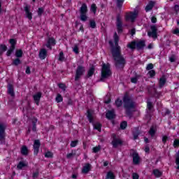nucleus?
I'll list each match as a JSON object with an SVG mask.
<instances>
[{
	"label": "nucleus",
	"mask_w": 179,
	"mask_h": 179,
	"mask_svg": "<svg viewBox=\"0 0 179 179\" xmlns=\"http://www.w3.org/2000/svg\"><path fill=\"white\" fill-rule=\"evenodd\" d=\"M114 40L115 44L117 47L112 49V55L115 61V66L116 68H124V66H125V64H127V61H125L124 57L121 55V48L118 45L120 38L118 37L117 32H115Z\"/></svg>",
	"instance_id": "1"
},
{
	"label": "nucleus",
	"mask_w": 179,
	"mask_h": 179,
	"mask_svg": "<svg viewBox=\"0 0 179 179\" xmlns=\"http://www.w3.org/2000/svg\"><path fill=\"white\" fill-rule=\"evenodd\" d=\"M124 107L126 110V114L131 117L132 115V112L131 110H134L136 107V103L134 101L132 96H129L128 93H126L123 96Z\"/></svg>",
	"instance_id": "2"
},
{
	"label": "nucleus",
	"mask_w": 179,
	"mask_h": 179,
	"mask_svg": "<svg viewBox=\"0 0 179 179\" xmlns=\"http://www.w3.org/2000/svg\"><path fill=\"white\" fill-rule=\"evenodd\" d=\"M145 47H146V41L145 40L132 41L127 44V48L131 50H135L136 48L137 51H143V50H145Z\"/></svg>",
	"instance_id": "3"
},
{
	"label": "nucleus",
	"mask_w": 179,
	"mask_h": 179,
	"mask_svg": "<svg viewBox=\"0 0 179 179\" xmlns=\"http://www.w3.org/2000/svg\"><path fill=\"white\" fill-rule=\"evenodd\" d=\"M87 5L83 3L79 9L80 19L82 22H86L87 20Z\"/></svg>",
	"instance_id": "4"
},
{
	"label": "nucleus",
	"mask_w": 179,
	"mask_h": 179,
	"mask_svg": "<svg viewBox=\"0 0 179 179\" xmlns=\"http://www.w3.org/2000/svg\"><path fill=\"white\" fill-rule=\"evenodd\" d=\"M111 75H112V73H111V70H110V68H102L100 81L104 82L106 79H108V78H110Z\"/></svg>",
	"instance_id": "5"
},
{
	"label": "nucleus",
	"mask_w": 179,
	"mask_h": 179,
	"mask_svg": "<svg viewBox=\"0 0 179 179\" xmlns=\"http://www.w3.org/2000/svg\"><path fill=\"white\" fill-rule=\"evenodd\" d=\"M112 138L113 141L111 142V145L113 148L116 149V148H118V146H121V145H122V140L117 138V136L115 134H113Z\"/></svg>",
	"instance_id": "6"
},
{
	"label": "nucleus",
	"mask_w": 179,
	"mask_h": 179,
	"mask_svg": "<svg viewBox=\"0 0 179 179\" xmlns=\"http://www.w3.org/2000/svg\"><path fill=\"white\" fill-rule=\"evenodd\" d=\"M131 152H133L130 153V156L133 157V164L138 166L141 163V157H139V154L136 151L131 150Z\"/></svg>",
	"instance_id": "7"
},
{
	"label": "nucleus",
	"mask_w": 179,
	"mask_h": 179,
	"mask_svg": "<svg viewBox=\"0 0 179 179\" xmlns=\"http://www.w3.org/2000/svg\"><path fill=\"white\" fill-rule=\"evenodd\" d=\"M6 129V124L3 123H0V141L1 142H5V136H6V133L5 130Z\"/></svg>",
	"instance_id": "8"
},
{
	"label": "nucleus",
	"mask_w": 179,
	"mask_h": 179,
	"mask_svg": "<svg viewBox=\"0 0 179 179\" xmlns=\"http://www.w3.org/2000/svg\"><path fill=\"white\" fill-rule=\"evenodd\" d=\"M136 17H138V11L130 12L126 15V21L128 22L131 20V22L134 23Z\"/></svg>",
	"instance_id": "9"
},
{
	"label": "nucleus",
	"mask_w": 179,
	"mask_h": 179,
	"mask_svg": "<svg viewBox=\"0 0 179 179\" xmlns=\"http://www.w3.org/2000/svg\"><path fill=\"white\" fill-rule=\"evenodd\" d=\"M57 44V41H55V38L53 37H48V40L46 41L45 46L47 48H49V50H52V47Z\"/></svg>",
	"instance_id": "10"
},
{
	"label": "nucleus",
	"mask_w": 179,
	"mask_h": 179,
	"mask_svg": "<svg viewBox=\"0 0 179 179\" xmlns=\"http://www.w3.org/2000/svg\"><path fill=\"white\" fill-rule=\"evenodd\" d=\"M85 71L84 68H78L76 71L75 80L78 81L82 76H83Z\"/></svg>",
	"instance_id": "11"
},
{
	"label": "nucleus",
	"mask_w": 179,
	"mask_h": 179,
	"mask_svg": "<svg viewBox=\"0 0 179 179\" xmlns=\"http://www.w3.org/2000/svg\"><path fill=\"white\" fill-rule=\"evenodd\" d=\"M151 32H148V35L149 37L152 36V38H156L157 37V27H156V25H152L150 27Z\"/></svg>",
	"instance_id": "12"
},
{
	"label": "nucleus",
	"mask_w": 179,
	"mask_h": 179,
	"mask_svg": "<svg viewBox=\"0 0 179 179\" xmlns=\"http://www.w3.org/2000/svg\"><path fill=\"white\" fill-rule=\"evenodd\" d=\"M33 146L34 154L37 156V155H38V150H40V146H41V143H40V140H34Z\"/></svg>",
	"instance_id": "13"
},
{
	"label": "nucleus",
	"mask_w": 179,
	"mask_h": 179,
	"mask_svg": "<svg viewBox=\"0 0 179 179\" xmlns=\"http://www.w3.org/2000/svg\"><path fill=\"white\" fill-rule=\"evenodd\" d=\"M24 10L25 12L26 17L29 20H31L33 19V13L30 12V6L26 4L24 7Z\"/></svg>",
	"instance_id": "14"
},
{
	"label": "nucleus",
	"mask_w": 179,
	"mask_h": 179,
	"mask_svg": "<svg viewBox=\"0 0 179 179\" xmlns=\"http://www.w3.org/2000/svg\"><path fill=\"white\" fill-rule=\"evenodd\" d=\"M117 32L122 33V21L121 20V16L120 15H117Z\"/></svg>",
	"instance_id": "15"
},
{
	"label": "nucleus",
	"mask_w": 179,
	"mask_h": 179,
	"mask_svg": "<svg viewBox=\"0 0 179 179\" xmlns=\"http://www.w3.org/2000/svg\"><path fill=\"white\" fill-rule=\"evenodd\" d=\"M43 94L41 92H37L33 96L34 101L36 106H40V100L41 99Z\"/></svg>",
	"instance_id": "16"
},
{
	"label": "nucleus",
	"mask_w": 179,
	"mask_h": 179,
	"mask_svg": "<svg viewBox=\"0 0 179 179\" xmlns=\"http://www.w3.org/2000/svg\"><path fill=\"white\" fill-rule=\"evenodd\" d=\"M91 169H92V165L89 163H87L83 166V168L82 169V173L83 174H87V173H89V171H90Z\"/></svg>",
	"instance_id": "17"
},
{
	"label": "nucleus",
	"mask_w": 179,
	"mask_h": 179,
	"mask_svg": "<svg viewBox=\"0 0 179 179\" xmlns=\"http://www.w3.org/2000/svg\"><path fill=\"white\" fill-rule=\"evenodd\" d=\"M106 117L108 120H114V118H115V113L113 110H108Z\"/></svg>",
	"instance_id": "18"
},
{
	"label": "nucleus",
	"mask_w": 179,
	"mask_h": 179,
	"mask_svg": "<svg viewBox=\"0 0 179 179\" xmlns=\"http://www.w3.org/2000/svg\"><path fill=\"white\" fill-rule=\"evenodd\" d=\"M8 93L11 96V97H15V90L13 89V85L10 83L8 85Z\"/></svg>",
	"instance_id": "19"
},
{
	"label": "nucleus",
	"mask_w": 179,
	"mask_h": 179,
	"mask_svg": "<svg viewBox=\"0 0 179 179\" xmlns=\"http://www.w3.org/2000/svg\"><path fill=\"white\" fill-rule=\"evenodd\" d=\"M39 57L41 59H45L47 57V50L41 49L39 52Z\"/></svg>",
	"instance_id": "20"
},
{
	"label": "nucleus",
	"mask_w": 179,
	"mask_h": 179,
	"mask_svg": "<svg viewBox=\"0 0 179 179\" xmlns=\"http://www.w3.org/2000/svg\"><path fill=\"white\" fill-rule=\"evenodd\" d=\"M167 80V78H166V76L163 75L160 79H159V87L162 88L164 85H166V82Z\"/></svg>",
	"instance_id": "21"
},
{
	"label": "nucleus",
	"mask_w": 179,
	"mask_h": 179,
	"mask_svg": "<svg viewBox=\"0 0 179 179\" xmlns=\"http://www.w3.org/2000/svg\"><path fill=\"white\" fill-rule=\"evenodd\" d=\"M21 155L22 156H27L29 155V148H27V146L22 145L21 148Z\"/></svg>",
	"instance_id": "22"
},
{
	"label": "nucleus",
	"mask_w": 179,
	"mask_h": 179,
	"mask_svg": "<svg viewBox=\"0 0 179 179\" xmlns=\"http://www.w3.org/2000/svg\"><path fill=\"white\" fill-rule=\"evenodd\" d=\"M153 6H155V2L150 1L145 8V12H149L150 10H152L153 9Z\"/></svg>",
	"instance_id": "23"
},
{
	"label": "nucleus",
	"mask_w": 179,
	"mask_h": 179,
	"mask_svg": "<svg viewBox=\"0 0 179 179\" xmlns=\"http://www.w3.org/2000/svg\"><path fill=\"white\" fill-rule=\"evenodd\" d=\"M151 90L152 92H150V91H149V92L150 93V94L154 96V97H156L157 99H159V97H160V93L157 92L156 88L153 87L151 89Z\"/></svg>",
	"instance_id": "24"
},
{
	"label": "nucleus",
	"mask_w": 179,
	"mask_h": 179,
	"mask_svg": "<svg viewBox=\"0 0 179 179\" xmlns=\"http://www.w3.org/2000/svg\"><path fill=\"white\" fill-rule=\"evenodd\" d=\"M141 132L139 131V129L135 128L134 131H133V136L134 141L138 139V136H139Z\"/></svg>",
	"instance_id": "25"
},
{
	"label": "nucleus",
	"mask_w": 179,
	"mask_h": 179,
	"mask_svg": "<svg viewBox=\"0 0 179 179\" xmlns=\"http://www.w3.org/2000/svg\"><path fill=\"white\" fill-rule=\"evenodd\" d=\"M36 124H37V118H34L32 120V131L34 132H36V131H37Z\"/></svg>",
	"instance_id": "26"
},
{
	"label": "nucleus",
	"mask_w": 179,
	"mask_h": 179,
	"mask_svg": "<svg viewBox=\"0 0 179 179\" xmlns=\"http://www.w3.org/2000/svg\"><path fill=\"white\" fill-rule=\"evenodd\" d=\"M24 167H27V164L24 163V162H20L17 166L18 170H22Z\"/></svg>",
	"instance_id": "27"
},
{
	"label": "nucleus",
	"mask_w": 179,
	"mask_h": 179,
	"mask_svg": "<svg viewBox=\"0 0 179 179\" xmlns=\"http://www.w3.org/2000/svg\"><path fill=\"white\" fill-rule=\"evenodd\" d=\"M87 118L89 120L90 122H93V114H92V112L89 110L87 111Z\"/></svg>",
	"instance_id": "28"
},
{
	"label": "nucleus",
	"mask_w": 179,
	"mask_h": 179,
	"mask_svg": "<svg viewBox=\"0 0 179 179\" xmlns=\"http://www.w3.org/2000/svg\"><path fill=\"white\" fill-rule=\"evenodd\" d=\"M15 57L17 58H22L23 57V51L22 49L15 51Z\"/></svg>",
	"instance_id": "29"
},
{
	"label": "nucleus",
	"mask_w": 179,
	"mask_h": 179,
	"mask_svg": "<svg viewBox=\"0 0 179 179\" xmlns=\"http://www.w3.org/2000/svg\"><path fill=\"white\" fill-rule=\"evenodd\" d=\"M9 43L10 44L11 48H16V39L11 38L9 40Z\"/></svg>",
	"instance_id": "30"
},
{
	"label": "nucleus",
	"mask_w": 179,
	"mask_h": 179,
	"mask_svg": "<svg viewBox=\"0 0 179 179\" xmlns=\"http://www.w3.org/2000/svg\"><path fill=\"white\" fill-rule=\"evenodd\" d=\"M94 75V68H91L88 70L87 78H92Z\"/></svg>",
	"instance_id": "31"
},
{
	"label": "nucleus",
	"mask_w": 179,
	"mask_h": 179,
	"mask_svg": "<svg viewBox=\"0 0 179 179\" xmlns=\"http://www.w3.org/2000/svg\"><path fill=\"white\" fill-rule=\"evenodd\" d=\"M141 78L140 75L136 74L135 73V76L131 78V83H138V78Z\"/></svg>",
	"instance_id": "32"
},
{
	"label": "nucleus",
	"mask_w": 179,
	"mask_h": 179,
	"mask_svg": "<svg viewBox=\"0 0 179 179\" xmlns=\"http://www.w3.org/2000/svg\"><path fill=\"white\" fill-rule=\"evenodd\" d=\"M7 50L8 47L6 45H0V55H2Z\"/></svg>",
	"instance_id": "33"
},
{
	"label": "nucleus",
	"mask_w": 179,
	"mask_h": 179,
	"mask_svg": "<svg viewBox=\"0 0 179 179\" xmlns=\"http://www.w3.org/2000/svg\"><path fill=\"white\" fill-rule=\"evenodd\" d=\"M152 173L154 174V176L155 177H157V178L162 177V172H160V171H159V169H154L152 171Z\"/></svg>",
	"instance_id": "34"
},
{
	"label": "nucleus",
	"mask_w": 179,
	"mask_h": 179,
	"mask_svg": "<svg viewBox=\"0 0 179 179\" xmlns=\"http://www.w3.org/2000/svg\"><path fill=\"white\" fill-rule=\"evenodd\" d=\"M155 134H156V130L155 129V127L152 126L150 129L149 134L150 135V136H152V138H153Z\"/></svg>",
	"instance_id": "35"
},
{
	"label": "nucleus",
	"mask_w": 179,
	"mask_h": 179,
	"mask_svg": "<svg viewBox=\"0 0 179 179\" xmlns=\"http://www.w3.org/2000/svg\"><path fill=\"white\" fill-rule=\"evenodd\" d=\"M90 10L91 12H93L94 15H96V12H97V6H96V4L93 3L91 5Z\"/></svg>",
	"instance_id": "36"
},
{
	"label": "nucleus",
	"mask_w": 179,
	"mask_h": 179,
	"mask_svg": "<svg viewBox=\"0 0 179 179\" xmlns=\"http://www.w3.org/2000/svg\"><path fill=\"white\" fill-rule=\"evenodd\" d=\"M114 179L115 178V176H114V173L111 171L108 172L106 175V179Z\"/></svg>",
	"instance_id": "37"
},
{
	"label": "nucleus",
	"mask_w": 179,
	"mask_h": 179,
	"mask_svg": "<svg viewBox=\"0 0 179 179\" xmlns=\"http://www.w3.org/2000/svg\"><path fill=\"white\" fill-rule=\"evenodd\" d=\"M94 129L99 131V132H101V124L100 123H96L94 125Z\"/></svg>",
	"instance_id": "38"
},
{
	"label": "nucleus",
	"mask_w": 179,
	"mask_h": 179,
	"mask_svg": "<svg viewBox=\"0 0 179 179\" xmlns=\"http://www.w3.org/2000/svg\"><path fill=\"white\" fill-rule=\"evenodd\" d=\"M127 126L128 123L127 122V121H123L120 123L121 129H125V128H127Z\"/></svg>",
	"instance_id": "39"
},
{
	"label": "nucleus",
	"mask_w": 179,
	"mask_h": 179,
	"mask_svg": "<svg viewBox=\"0 0 179 179\" xmlns=\"http://www.w3.org/2000/svg\"><path fill=\"white\" fill-rule=\"evenodd\" d=\"M101 149V147L100 145L94 147L92 148L93 153H98L99 152H100Z\"/></svg>",
	"instance_id": "40"
},
{
	"label": "nucleus",
	"mask_w": 179,
	"mask_h": 179,
	"mask_svg": "<svg viewBox=\"0 0 179 179\" xmlns=\"http://www.w3.org/2000/svg\"><path fill=\"white\" fill-rule=\"evenodd\" d=\"M148 75H149L150 78H155L156 76V71L155 70H150L148 71Z\"/></svg>",
	"instance_id": "41"
},
{
	"label": "nucleus",
	"mask_w": 179,
	"mask_h": 179,
	"mask_svg": "<svg viewBox=\"0 0 179 179\" xmlns=\"http://www.w3.org/2000/svg\"><path fill=\"white\" fill-rule=\"evenodd\" d=\"M13 51H15V48L10 47L9 50L6 52L7 57H10V55H12V52H13Z\"/></svg>",
	"instance_id": "42"
},
{
	"label": "nucleus",
	"mask_w": 179,
	"mask_h": 179,
	"mask_svg": "<svg viewBox=\"0 0 179 179\" xmlns=\"http://www.w3.org/2000/svg\"><path fill=\"white\" fill-rule=\"evenodd\" d=\"M115 106L117 107H121V106H122V100L120 99H117L116 101H115Z\"/></svg>",
	"instance_id": "43"
},
{
	"label": "nucleus",
	"mask_w": 179,
	"mask_h": 179,
	"mask_svg": "<svg viewBox=\"0 0 179 179\" xmlns=\"http://www.w3.org/2000/svg\"><path fill=\"white\" fill-rule=\"evenodd\" d=\"M62 100H64V99L62 98V96L61 94H58L56 97L57 103H61V101H62Z\"/></svg>",
	"instance_id": "44"
},
{
	"label": "nucleus",
	"mask_w": 179,
	"mask_h": 179,
	"mask_svg": "<svg viewBox=\"0 0 179 179\" xmlns=\"http://www.w3.org/2000/svg\"><path fill=\"white\" fill-rule=\"evenodd\" d=\"M125 0H117V8H122V4Z\"/></svg>",
	"instance_id": "45"
},
{
	"label": "nucleus",
	"mask_w": 179,
	"mask_h": 179,
	"mask_svg": "<svg viewBox=\"0 0 179 179\" xmlns=\"http://www.w3.org/2000/svg\"><path fill=\"white\" fill-rule=\"evenodd\" d=\"M58 86L59 89H62V90H63V92H65V90H66V85H65V84L59 83Z\"/></svg>",
	"instance_id": "46"
},
{
	"label": "nucleus",
	"mask_w": 179,
	"mask_h": 179,
	"mask_svg": "<svg viewBox=\"0 0 179 179\" xmlns=\"http://www.w3.org/2000/svg\"><path fill=\"white\" fill-rule=\"evenodd\" d=\"M90 27L91 29H96V22L94 20L90 21Z\"/></svg>",
	"instance_id": "47"
},
{
	"label": "nucleus",
	"mask_w": 179,
	"mask_h": 179,
	"mask_svg": "<svg viewBox=\"0 0 179 179\" xmlns=\"http://www.w3.org/2000/svg\"><path fill=\"white\" fill-rule=\"evenodd\" d=\"M73 51L75 54H79V46H78V45H75L73 48Z\"/></svg>",
	"instance_id": "48"
},
{
	"label": "nucleus",
	"mask_w": 179,
	"mask_h": 179,
	"mask_svg": "<svg viewBox=\"0 0 179 179\" xmlns=\"http://www.w3.org/2000/svg\"><path fill=\"white\" fill-rule=\"evenodd\" d=\"M25 72L27 75H30L31 72H36V69H32V70H30V68H27L25 70Z\"/></svg>",
	"instance_id": "49"
},
{
	"label": "nucleus",
	"mask_w": 179,
	"mask_h": 179,
	"mask_svg": "<svg viewBox=\"0 0 179 179\" xmlns=\"http://www.w3.org/2000/svg\"><path fill=\"white\" fill-rule=\"evenodd\" d=\"M20 63H21V62H20V59L19 58L15 59L13 62V65H15V66H17V65H20Z\"/></svg>",
	"instance_id": "50"
},
{
	"label": "nucleus",
	"mask_w": 179,
	"mask_h": 179,
	"mask_svg": "<svg viewBox=\"0 0 179 179\" xmlns=\"http://www.w3.org/2000/svg\"><path fill=\"white\" fill-rule=\"evenodd\" d=\"M38 176H40V173L38 171H36V172H34L32 174V178L34 179L38 178Z\"/></svg>",
	"instance_id": "51"
},
{
	"label": "nucleus",
	"mask_w": 179,
	"mask_h": 179,
	"mask_svg": "<svg viewBox=\"0 0 179 179\" xmlns=\"http://www.w3.org/2000/svg\"><path fill=\"white\" fill-rule=\"evenodd\" d=\"M179 147V139H175L173 141V148Z\"/></svg>",
	"instance_id": "52"
},
{
	"label": "nucleus",
	"mask_w": 179,
	"mask_h": 179,
	"mask_svg": "<svg viewBox=\"0 0 179 179\" xmlns=\"http://www.w3.org/2000/svg\"><path fill=\"white\" fill-rule=\"evenodd\" d=\"M65 59V57H64V52H60L59 56V61H64Z\"/></svg>",
	"instance_id": "53"
},
{
	"label": "nucleus",
	"mask_w": 179,
	"mask_h": 179,
	"mask_svg": "<svg viewBox=\"0 0 179 179\" xmlns=\"http://www.w3.org/2000/svg\"><path fill=\"white\" fill-rule=\"evenodd\" d=\"M43 13H44V8H39L38 9V15L41 16V15H43Z\"/></svg>",
	"instance_id": "54"
},
{
	"label": "nucleus",
	"mask_w": 179,
	"mask_h": 179,
	"mask_svg": "<svg viewBox=\"0 0 179 179\" xmlns=\"http://www.w3.org/2000/svg\"><path fill=\"white\" fill-rule=\"evenodd\" d=\"M78 142L79 141L78 140L71 141V148H75L78 145Z\"/></svg>",
	"instance_id": "55"
},
{
	"label": "nucleus",
	"mask_w": 179,
	"mask_h": 179,
	"mask_svg": "<svg viewBox=\"0 0 179 179\" xmlns=\"http://www.w3.org/2000/svg\"><path fill=\"white\" fill-rule=\"evenodd\" d=\"M167 141H169V136H162V142H163L164 145H166V142H167Z\"/></svg>",
	"instance_id": "56"
},
{
	"label": "nucleus",
	"mask_w": 179,
	"mask_h": 179,
	"mask_svg": "<svg viewBox=\"0 0 179 179\" xmlns=\"http://www.w3.org/2000/svg\"><path fill=\"white\" fill-rule=\"evenodd\" d=\"M53 154L52 152L48 151L47 152H45V157H52Z\"/></svg>",
	"instance_id": "57"
},
{
	"label": "nucleus",
	"mask_w": 179,
	"mask_h": 179,
	"mask_svg": "<svg viewBox=\"0 0 179 179\" xmlns=\"http://www.w3.org/2000/svg\"><path fill=\"white\" fill-rule=\"evenodd\" d=\"M76 154L73 152L67 154L66 157L67 159H72V157H75Z\"/></svg>",
	"instance_id": "58"
},
{
	"label": "nucleus",
	"mask_w": 179,
	"mask_h": 179,
	"mask_svg": "<svg viewBox=\"0 0 179 179\" xmlns=\"http://www.w3.org/2000/svg\"><path fill=\"white\" fill-rule=\"evenodd\" d=\"M147 107H148V110H152V108L153 107V105H152V102L148 101L147 102Z\"/></svg>",
	"instance_id": "59"
},
{
	"label": "nucleus",
	"mask_w": 179,
	"mask_h": 179,
	"mask_svg": "<svg viewBox=\"0 0 179 179\" xmlns=\"http://www.w3.org/2000/svg\"><path fill=\"white\" fill-rule=\"evenodd\" d=\"M176 164L179 166V152L176 153Z\"/></svg>",
	"instance_id": "60"
},
{
	"label": "nucleus",
	"mask_w": 179,
	"mask_h": 179,
	"mask_svg": "<svg viewBox=\"0 0 179 179\" xmlns=\"http://www.w3.org/2000/svg\"><path fill=\"white\" fill-rule=\"evenodd\" d=\"M174 11L176 12V15H178L179 6L178 4L175 5Z\"/></svg>",
	"instance_id": "61"
},
{
	"label": "nucleus",
	"mask_w": 179,
	"mask_h": 179,
	"mask_svg": "<svg viewBox=\"0 0 179 179\" xmlns=\"http://www.w3.org/2000/svg\"><path fill=\"white\" fill-rule=\"evenodd\" d=\"M169 61H170L171 62H175V61H176V56L171 55V56L169 57Z\"/></svg>",
	"instance_id": "62"
},
{
	"label": "nucleus",
	"mask_w": 179,
	"mask_h": 179,
	"mask_svg": "<svg viewBox=\"0 0 179 179\" xmlns=\"http://www.w3.org/2000/svg\"><path fill=\"white\" fill-rule=\"evenodd\" d=\"M136 33V29H135V28H133L130 30V34H131V36H134V34Z\"/></svg>",
	"instance_id": "63"
},
{
	"label": "nucleus",
	"mask_w": 179,
	"mask_h": 179,
	"mask_svg": "<svg viewBox=\"0 0 179 179\" xmlns=\"http://www.w3.org/2000/svg\"><path fill=\"white\" fill-rule=\"evenodd\" d=\"M132 177L133 179H139V175H138L136 173H134Z\"/></svg>",
	"instance_id": "64"
}]
</instances>
